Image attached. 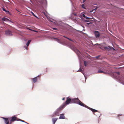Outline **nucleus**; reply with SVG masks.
I'll use <instances>...</instances> for the list:
<instances>
[{"instance_id": "9d476101", "label": "nucleus", "mask_w": 124, "mask_h": 124, "mask_svg": "<svg viewBox=\"0 0 124 124\" xmlns=\"http://www.w3.org/2000/svg\"><path fill=\"white\" fill-rule=\"evenodd\" d=\"M1 118L4 119V123H6V124H9V121L8 118H5L4 117H1Z\"/></svg>"}, {"instance_id": "bb28decb", "label": "nucleus", "mask_w": 124, "mask_h": 124, "mask_svg": "<svg viewBox=\"0 0 124 124\" xmlns=\"http://www.w3.org/2000/svg\"><path fill=\"white\" fill-rule=\"evenodd\" d=\"M100 55H99L98 56H97L95 57V58L96 59H98L100 57Z\"/></svg>"}, {"instance_id": "ea45409f", "label": "nucleus", "mask_w": 124, "mask_h": 124, "mask_svg": "<svg viewBox=\"0 0 124 124\" xmlns=\"http://www.w3.org/2000/svg\"><path fill=\"white\" fill-rule=\"evenodd\" d=\"M16 10L17 11H18V12H20V11H18L17 9H16Z\"/></svg>"}, {"instance_id": "6e6552de", "label": "nucleus", "mask_w": 124, "mask_h": 124, "mask_svg": "<svg viewBox=\"0 0 124 124\" xmlns=\"http://www.w3.org/2000/svg\"><path fill=\"white\" fill-rule=\"evenodd\" d=\"M6 34L8 36H11L12 35V32L9 30H8L5 31Z\"/></svg>"}, {"instance_id": "58836bf2", "label": "nucleus", "mask_w": 124, "mask_h": 124, "mask_svg": "<svg viewBox=\"0 0 124 124\" xmlns=\"http://www.w3.org/2000/svg\"><path fill=\"white\" fill-rule=\"evenodd\" d=\"M86 0H83V2H85Z\"/></svg>"}, {"instance_id": "f8f14e48", "label": "nucleus", "mask_w": 124, "mask_h": 124, "mask_svg": "<svg viewBox=\"0 0 124 124\" xmlns=\"http://www.w3.org/2000/svg\"><path fill=\"white\" fill-rule=\"evenodd\" d=\"M39 77V76L38 75L37 76L34 77L32 78H31V79L32 80L33 83H36L37 81L38 80V77Z\"/></svg>"}, {"instance_id": "1a4fd4ad", "label": "nucleus", "mask_w": 124, "mask_h": 124, "mask_svg": "<svg viewBox=\"0 0 124 124\" xmlns=\"http://www.w3.org/2000/svg\"><path fill=\"white\" fill-rule=\"evenodd\" d=\"M104 48L105 50L109 49L111 50L113 49V50H115L114 48L110 46H105L104 47Z\"/></svg>"}, {"instance_id": "9b49d317", "label": "nucleus", "mask_w": 124, "mask_h": 124, "mask_svg": "<svg viewBox=\"0 0 124 124\" xmlns=\"http://www.w3.org/2000/svg\"><path fill=\"white\" fill-rule=\"evenodd\" d=\"M16 119V117L15 116H13L12 117L11 119L10 120V121L12 122L14 121L15 120L17 121H19L18 119Z\"/></svg>"}, {"instance_id": "f3484780", "label": "nucleus", "mask_w": 124, "mask_h": 124, "mask_svg": "<svg viewBox=\"0 0 124 124\" xmlns=\"http://www.w3.org/2000/svg\"><path fill=\"white\" fill-rule=\"evenodd\" d=\"M80 71V72H82V73H83V75H84V76L85 77V80H86V78L85 77V75L84 74V73L83 72L82 70L80 68V69H79V70H78L77 71Z\"/></svg>"}, {"instance_id": "c9c22d12", "label": "nucleus", "mask_w": 124, "mask_h": 124, "mask_svg": "<svg viewBox=\"0 0 124 124\" xmlns=\"http://www.w3.org/2000/svg\"><path fill=\"white\" fill-rule=\"evenodd\" d=\"M65 99V98H63L62 99V100H64Z\"/></svg>"}, {"instance_id": "39448f33", "label": "nucleus", "mask_w": 124, "mask_h": 124, "mask_svg": "<svg viewBox=\"0 0 124 124\" xmlns=\"http://www.w3.org/2000/svg\"><path fill=\"white\" fill-rule=\"evenodd\" d=\"M77 104H78L79 105L81 106L84 107L91 110L93 112H98V111L97 110L93 109V108H90L87 106L85 105V104H84L83 103H82L79 100V101H78V102Z\"/></svg>"}, {"instance_id": "c85d7f7f", "label": "nucleus", "mask_w": 124, "mask_h": 124, "mask_svg": "<svg viewBox=\"0 0 124 124\" xmlns=\"http://www.w3.org/2000/svg\"><path fill=\"white\" fill-rule=\"evenodd\" d=\"M92 22H90L89 23H87L86 24L87 25H89L90 24H92Z\"/></svg>"}, {"instance_id": "7ed1b4c3", "label": "nucleus", "mask_w": 124, "mask_h": 124, "mask_svg": "<svg viewBox=\"0 0 124 124\" xmlns=\"http://www.w3.org/2000/svg\"><path fill=\"white\" fill-rule=\"evenodd\" d=\"M66 105L63 103L59 108H57L51 116L52 117L55 116H59L60 115V112L64 108Z\"/></svg>"}, {"instance_id": "b1692460", "label": "nucleus", "mask_w": 124, "mask_h": 124, "mask_svg": "<svg viewBox=\"0 0 124 124\" xmlns=\"http://www.w3.org/2000/svg\"><path fill=\"white\" fill-rule=\"evenodd\" d=\"M84 64L85 66H87V65L86 64H87L88 63V62H86L85 61H84Z\"/></svg>"}, {"instance_id": "4c0bfd02", "label": "nucleus", "mask_w": 124, "mask_h": 124, "mask_svg": "<svg viewBox=\"0 0 124 124\" xmlns=\"http://www.w3.org/2000/svg\"><path fill=\"white\" fill-rule=\"evenodd\" d=\"M28 29L29 30H31V29H29V28H28Z\"/></svg>"}, {"instance_id": "e433bc0d", "label": "nucleus", "mask_w": 124, "mask_h": 124, "mask_svg": "<svg viewBox=\"0 0 124 124\" xmlns=\"http://www.w3.org/2000/svg\"><path fill=\"white\" fill-rule=\"evenodd\" d=\"M74 15L75 16H77V15L76 14H74Z\"/></svg>"}, {"instance_id": "4be33fe9", "label": "nucleus", "mask_w": 124, "mask_h": 124, "mask_svg": "<svg viewBox=\"0 0 124 124\" xmlns=\"http://www.w3.org/2000/svg\"><path fill=\"white\" fill-rule=\"evenodd\" d=\"M105 73V72L104 71H102L100 70H99L98 71V73Z\"/></svg>"}, {"instance_id": "423d86ee", "label": "nucleus", "mask_w": 124, "mask_h": 124, "mask_svg": "<svg viewBox=\"0 0 124 124\" xmlns=\"http://www.w3.org/2000/svg\"><path fill=\"white\" fill-rule=\"evenodd\" d=\"M53 39L54 41H57L59 43L65 46H68V43H66L65 41H62L60 39L55 38H53Z\"/></svg>"}, {"instance_id": "79ce46f5", "label": "nucleus", "mask_w": 124, "mask_h": 124, "mask_svg": "<svg viewBox=\"0 0 124 124\" xmlns=\"http://www.w3.org/2000/svg\"><path fill=\"white\" fill-rule=\"evenodd\" d=\"M94 115H96V114H95V113H94Z\"/></svg>"}, {"instance_id": "473e14b6", "label": "nucleus", "mask_w": 124, "mask_h": 124, "mask_svg": "<svg viewBox=\"0 0 124 124\" xmlns=\"http://www.w3.org/2000/svg\"><path fill=\"white\" fill-rule=\"evenodd\" d=\"M95 45H100V44H98V43H97V44H96Z\"/></svg>"}, {"instance_id": "a19ab883", "label": "nucleus", "mask_w": 124, "mask_h": 124, "mask_svg": "<svg viewBox=\"0 0 124 124\" xmlns=\"http://www.w3.org/2000/svg\"><path fill=\"white\" fill-rule=\"evenodd\" d=\"M50 22H53V21H51V20H50Z\"/></svg>"}, {"instance_id": "dca6fc26", "label": "nucleus", "mask_w": 124, "mask_h": 124, "mask_svg": "<svg viewBox=\"0 0 124 124\" xmlns=\"http://www.w3.org/2000/svg\"><path fill=\"white\" fill-rule=\"evenodd\" d=\"M2 10L3 11L5 12L7 14H9L10 13L9 12V11L8 10H6L4 8H2Z\"/></svg>"}, {"instance_id": "2f4dec72", "label": "nucleus", "mask_w": 124, "mask_h": 124, "mask_svg": "<svg viewBox=\"0 0 124 124\" xmlns=\"http://www.w3.org/2000/svg\"><path fill=\"white\" fill-rule=\"evenodd\" d=\"M95 9H94L92 11H91L92 12H93V13H94L95 12Z\"/></svg>"}, {"instance_id": "37998d69", "label": "nucleus", "mask_w": 124, "mask_h": 124, "mask_svg": "<svg viewBox=\"0 0 124 124\" xmlns=\"http://www.w3.org/2000/svg\"><path fill=\"white\" fill-rule=\"evenodd\" d=\"M35 31V32H37V31Z\"/></svg>"}, {"instance_id": "cd10ccee", "label": "nucleus", "mask_w": 124, "mask_h": 124, "mask_svg": "<svg viewBox=\"0 0 124 124\" xmlns=\"http://www.w3.org/2000/svg\"><path fill=\"white\" fill-rule=\"evenodd\" d=\"M67 39H68L70 41H73V40H72L71 39H70V38H67Z\"/></svg>"}, {"instance_id": "4468645a", "label": "nucleus", "mask_w": 124, "mask_h": 124, "mask_svg": "<svg viewBox=\"0 0 124 124\" xmlns=\"http://www.w3.org/2000/svg\"><path fill=\"white\" fill-rule=\"evenodd\" d=\"M60 116L59 117V119H65V116L63 114H60Z\"/></svg>"}, {"instance_id": "f257e3e1", "label": "nucleus", "mask_w": 124, "mask_h": 124, "mask_svg": "<svg viewBox=\"0 0 124 124\" xmlns=\"http://www.w3.org/2000/svg\"><path fill=\"white\" fill-rule=\"evenodd\" d=\"M112 77L118 82L124 85V77L120 74L119 72H116L113 73Z\"/></svg>"}, {"instance_id": "a878e982", "label": "nucleus", "mask_w": 124, "mask_h": 124, "mask_svg": "<svg viewBox=\"0 0 124 124\" xmlns=\"http://www.w3.org/2000/svg\"><path fill=\"white\" fill-rule=\"evenodd\" d=\"M85 6L84 4H83L82 5V7L84 9H85Z\"/></svg>"}, {"instance_id": "ddd939ff", "label": "nucleus", "mask_w": 124, "mask_h": 124, "mask_svg": "<svg viewBox=\"0 0 124 124\" xmlns=\"http://www.w3.org/2000/svg\"><path fill=\"white\" fill-rule=\"evenodd\" d=\"M2 21H4L5 22H9L12 23H13L11 21L5 17H4L3 18H2Z\"/></svg>"}, {"instance_id": "f704fd0d", "label": "nucleus", "mask_w": 124, "mask_h": 124, "mask_svg": "<svg viewBox=\"0 0 124 124\" xmlns=\"http://www.w3.org/2000/svg\"><path fill=\"white\" fill-rule=\"evenodd\" d=\"M63 36V37H64L65 38H67H67H68V37H66V36Z\"/></svg>"}, {"instance_id": "0eeeda50", "label": "nucleus", "mask_w": 124, "mask_h": 124, "mask_svg": "<svg viewBox=\"0 0 124 124\" xmlns=\"http://www.w3.org/2000/svg\"><path fill=\"white\" fill-rule=\"evenodd\" d=\"M94 34L96 38H99L100 36V33L98 31H95L94 32Z\"/></svg>"}, {"instance_id": "c756f323", "label": "nucleus", "mask_w": 124, "mask_h": 124, "mask_svg": "<svg viewBox=\"0 0 124 124\" xmlns=\"http://www.w3.org/2000/svg\"><path fill=\"white\" fill-rule=\"evenodd\" d=\"M122 115V114H117V116H121Z\"/></svg>"}, {"instance_id": "393cba45", "label": "nucleus", "mask_w": 124, "mask_h": 124, "mask_svg": "<svg viewBox=\"0 0 124 124\" xmlns=\"http://www.w3.org/2000/svg\"><path fill=\"white\" fill-rule=\"evenodd\" d=\"M18 119L19 120V121H21V122H22L25 123H26V124H29L28 123H27L26 122H25V121H24L23 120H21V119Z\"/></svg>"}, {"instance_id": "72a5a7b5", "label": "nucleus", "mask_w": 124, "mask_h": 124, "mask_svg": "<svg viewBox=\"0 0 124 124\" xmlns=\"http://www.w3.org/2000/svg\"><path fill=\"white\" fill-rule=\"evenodd\" d=\"M24 47L27 50V47L26 46H25Z\"/></svg>"}, {"instance_id": "c03bdc74", "label": "nucleus", "mask_w": 124, "mask_h": 124, "mask_svg": "<svg viewBox=\"0 0 124 124\" xmlns=\"http://www.w3.org/2000/svg\"><path fill=\"white\" fill-rule=\"evenodd\" d=\"M88 58L89 59H90V58Z\"/></svg>"}, {"instance_id": "5701e85b", "label": "nucleus", "mask_w": 124, "mask_h": 124, "mask_svg": "<svg viewBox=\"0 0 124 124\" xmlns=\"http://www.w3.org/2000/svg\"><path fill=\"white\" fill-rule=\"evenodd\" d=\"M31 13L35 17H36L37 18H38V17L36 16L34 14L32 11L31 12Z\"/></svg>"}, {"instance_id": "412c9836", "label": "nucleus", "mask_w": 124, "mask_h": 124, "mask_svg": "<svg viewBox=\"0 0 124 124\" xmlns=\"http://www.w3.org/2000/svg\"><path fill=\"white\" fill-rule=\"evenodd\" d=\"M82 16L83 17H84V18H85V19H88V18H90H90L89 17H87V16H86L85 15H84V14H83V15H82Z\"/></svg>"}, {"instance_id": "2eb2a0df", "label": "nucleus", "mask_w": 124, "mask_h": 124, "mask_svg": "<svg viewBox=\"0 0 124 124\" xmlns=\"http://www.w3.org/2000/svg\"><path fill=\"white\" fill-rule=\"evenodd\" d=\"M58 119V118H53L52 119V121L53 122V124H54L55 122Z\"/></svg>"}, {"instance_id": "f03ea898", "label": "nucleus", "mask_w": 124, "mask_h": 124, "mask_svg": "<svg viewBox=\"0 0 124 124\" xmlns=\"http://www.w3.org/2000/svg\"><path fill=\"white\" fill-rule=\"evenodd\" d=\"M79 100L78 98H71L69 97L66 98V100L65 102L64 103L66 106L67 105L71 103H75L77 104Z\"/></svg>"}, {"instance_id": "6ab92c4d", "label": "nucleus", "mask_w": 124, "mask_h": 124, "mask_svg": "<svg viewBox=\"0 0 124 124\" xmlns=\"http://www.w3.org/2000/svg\"><path fill=\"white\" fill-rule=\"evenodd\" d=\"M40 1H42L41 2V3H46V4H47V1L46 0H40Z\"/></svg>"}, {"instance_id": "a211bd4d", "label": "nucleus", "mask_w": 124, "mask_h": 124, "mask_svg": "<svg viewBox=\"0 0 124 124\" xmlns=\"http://www.w3.org/2000/svg\"><path fill=\"white\" fill-rule=\"evenodd\" d=\"M90 19L88 18L87 19H86V20H85V21L86 22H89L90 21H91V20L93 19V18H90L89 17Z\"/></svg>"}, {"instance_id": "aec40b11", "label": "nucleus", "mask_w": 124, "mask_h": 124, "mask_svg": "<svg viewBox=\"0 0 124 124\" xmlns=\"http://www.w3.org/2000/svg\"><path fill=\"white\" fill-rule=\"evenodd\" d=\"M31 40H29L28 41V42L26 43V45L27 46H29V45Z\"/></svg>"}, {"instance_id": "7c9ffc66", "label": "nucleus", "mask_w": 124, "mask_h": 124, "mask_svg": "<svg viewBox=\"0 0 124 124\" xmlns=\"http://www.w3.org/2000/svg\"><path fill=\"white\" fill-rule=\"evenodd\" d=\"M53 30H57V29H57L56 28H53Z\"/></svg>"}, {"instance_id": "20e7f679", "label": "nucleus", "mask_w": 124, "mask_h": 124, "mask_svg": "<svg viewBox=\"0 0 124 124\" xmlns=\"http://www.w3.org/2000/svg\"><path fill=\"white\" fill-rule=\"evenodd\" d=\"M70 47L71 49L74 51L77 54L78 56V58L79 59L80 58H81V55H82V54L75 48L72 44H70Z\"/></svg>"}]
</instances>
